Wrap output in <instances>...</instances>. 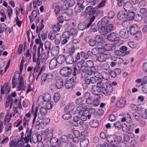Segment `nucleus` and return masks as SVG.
<instances>
[{
  "instance_id": "obj_21",
  "label": "nucleus",
  "mask_w": 147,
  "mask_h": 147,
  "mask_svg": "<svg viewBox=\"0 0 147 147\" xmlns=\"http://www.w3.org/2000/svg\"><path fill=\"white\" fill-rule=\"evenodd\" d=\"M133 115L135 119L137 121H139L142 118H143L142 115L137 112H134L133 113Z\"/></svg>"
},
{
  "instance_id": "obj_22",
  "label": "nucleus",
  "mask_w": 147,
  "mask_h": 147,
  "mask_svg": "<svg viewBox=\"0 0 147 147\" xmlns=\"http://www.w3.org/2000/svg\"><path fill=\"white\" fill-rule=\"evenodd\" d=\"M80 116H76L74 118V121L72 122V125L74 126L78 127L79 125L78 122L80 120Z\"/></svg>"
},
{
  "instance_id": "obj_19",
  "label": "nucleus",
  "mask_w": 147,
  "mask_h": 147,
  "mask_svg": "<svg viewBox=\"0 0 147 147\" xmlns=\"http://www.w3.org/2000/svg\"><path fill=\"white\" fill-rule=\"evenodd\" d=\"M126 15L127 17L128 18L129 20L134 19L135 13L134 11L127 10Z\"/></svg>"
},
{
  "instance_id": "obj_50",
  "label": "nucleus",
  "mask_w": 147,
  "mask_h": 147,
  "mask_svg": "<svg viewBox=\"0 0 147 147\" xmlns=\"http://www.w3.org/2000/svg\"><path fill=\"white\" fill-rule=\"evenodd\" d=\"M96 51H98L99 54H102V55L104 54L107 52L105 47L101 48H98L97 49H96Z\"/></svg>"
},
{
  "instance_id": "obj_30",
  "label": "nucleus",
  "mask_w": 147,
  "mask_h": 147,
  "mask_svg": "<svg viewBox=\"0 0 147 147\" xmlns=\"http://www.w3.org/2000/svg\"><path fill=\"white\" fill-rule=\"evenodd\" d=\"M115 47L111 44H106L105 48L107 51L113 50L115 49Z\"/></svg>"
},
{
  "instance_id": "obj_5",
  "label": "nucleus",
  "mask_w": 147,
  "mask_h": 147,
  "mask_svg": "<svg viewBox=\"0 0 147 147\" xmlns=\"http://www.w3.org/2000/svg\"><path fill=\"white\" fill-rule=\"evenodd\" d=\"M106 85V88L105 87V89L102 93L106 95H108L110 94V93L113 91L112 85L110 82H106L105 83Z\"/></svg>"
},
{
  "instance_id": "obj_43",
  "label": "nucleus",
  "mask_w": 147,
  "mask_h": 147,
  "mask_svg": "<svg viewBox=\"0 0 147 147\" xmlns=\"http://www.w3.org/2000/svg\"><path fill=\"white\" fill-rule=\"evenodd\" d=\"M98 30L99 32L100 33H108V31L107 30V28H106V26H101L100 27H98Z\"/></svg>"
},
{
  "instance_id": "obj_57",
  "label": "nucleus",
  "mask_w": 147,
  "mask_h": 147,
  "mask_svg": "<svg viewBox=\"0 0 147 147\" xmlns=\"http://www.w3.org/2000/svg\"><path fill=\"white\" fill-rule=\"evenodd\" d=\"M99 96H98V98H96L93 100V102L92 103L93 105L95 106H97L99 105L100 104V101Z\"/></svg>"
},
{
  "instance_id": "obj_25",
  "label": "nucleus",
  "mask_w": 147,
  "mask_h": 147,
  "mask_svg": "<svg viewBox=\"0 0 147 147\" xmlns=\"http://www.w3.org/2000/svg\"><path fill=\"white\" fill-rule=\"evenodd\" d=\"M72 41L73 45L74 47L77 48H79L80 45V40L78 39L73 38Z\"/></svg>"
},
{
  "instance_id": "obj_6",
  "label": "nucleus",
  "mask_w": 147,
  "mask_h": 147,
  "mask_svg": "<svg viewBox=\"0 0 147 147\" xmlns=\"http://www.w3.org/2000/svg\"><path fill=\"white\" fill-rule=\"evenodd\" d=\"M76 76L72 77L66 82L65 84V88L67 89H69L72 87L76 83Z\"/></svg>"
},
{
  "instance_id": "obj_27",
  "label": "nucleus",
  "mask_w": 147,
  "mask_h": 147,
  "mask_svg": "<svg viewBox=\"0 0 147 147\" xmlns=\"http://www.w3.org/2000/svg\"><path fill=\"white\" fill-rule=\"evenodd\" d=\"M94 58L95 59H94V61H96L98 60L99 62H101L104 61L106 60L104 56L102 55H99L98 56L96 55L94 56Z\"/></svg>"
},
{
  "instance_id": "obj_41",
  "label": "nucleus",
  "mask_w": 147,
  "mask_h": 147,
  "mask_svg": "<svg viewBox=\"0 0 147 147\" xmlns=\"http://www.w3.org/2000/svg\"><path fill=\"white\" fill-rule=\"evenodd\" d=\"M20 142V140L19 139L15 142L13 140L11 141L10 142L9 147H17V144L19 143Z\"/></svg>"
},
{
  "instance_id": "obj_40",
  "label": "nucleus",
  "mask_w": 147,
  "mask_h": 147,
  "mask_svg": "<svg viewBox=\"0 0 147 147\" xmlns=\"http://www.w3.org/2000/svg\"><path fill=\"white\" fill-rule=\"evenodd\" d=\"M94 77L96 79L98 82L102 81V79L100 77V74L98 72L95 71L94 72Z\"/></svg>"
},
{
  "instance_id": "obj_44",
  "label": "nucleus",
  "mask_w": 147,
  "mask_h": 147,
  "mask_svg": "<svg viewBox=\"0 0 147 147\" xmlns=\"http://www.w3.org/2000/svg\"><path fill=\"white\" fill-rule=\"evenodd\" d=\"M47 78L46 74H44L42 75L40 81L41 85L43 84L45 82H47Z\"/></svg>"
},
{
  "instance_id": "obj_7",
  "label": "nucleus",
  "mask_w": 147,
  "mask_h": 147,
  "mask_svg": "<svg viewBox=\"0 0 147 147\" xmlns=\"http://www.w3.org/2000/svg\"><path fill=\"white\" fill-rule=\"evenodd\" d=\"M119 35L122 38L125 39H127L129 36V32L128 30L126 29L123 28L121 29L119 31Z\"/></svg>"
},
{
  "instance_id": "obj_45",
  "label": "nucleus",
  "mask_w": 147,
  "mask_h": 147,
  "mask_svg": "<svg viewBox=\"0 0 147 147\" xmlns=\"http://www.w3.org/2000/svg\"><path fill=\"white\" fill-rule=\"evenodd\" d=\"M47 110L45 107H42L40 109V113L44 116L47 113Z\"/></svg>"
},
{
  "instance_id": "obj_64",
  "label": "nucleus",
  "mask_w": 147,
  "mask_h": 147,
  "mask_svg": "<svg viewBox=\"0 0 147 147\" xmlns=\"http://www.w3.org/2000/svg\"><path fill=\"white\" fill-rule=\"evenodd\" d=\"M86 65L87 67L90 68L94 66V64L92 61L88 60L86 61Z\"/></svg>"
},
{
  "instance_id": "obj_35",
  "label": "nucleus",
  "mask_w": 147,
  "mask_h": 147,
  "mask_svg": "<svg viewBox=\"0 0 147 147\" xmlns=\"http://www.w3.org/2000/svg\"><path fill=\"white\" fill-rule=\"evenodd\" d=\"M60 98V94L59 92H55L54 94L53 100L55 102H57Z\"/></svg>"
},
{
  "instance_id": "obj_42",
  "label": "nucleus",
  "mask_w": 147,
  "mask_h": 147,
  "mask_svg": "<svg viewBox=\"0 0 147 147\" xmlns=\"http://www.w3.org/2000/svg\"><path fill=\"white\" fill-rule=\"evenodd\" d=\"M97 87L100 88V89L102 90V92L105 89L104 84L102 82V81L98 82L97 83Z\"/></svg>"
},
{
  "instance_id": "obj_1",
  "label": "nucleus",
  "mask_w": 147,
  "mask_h": 147,
  "mask_svg": "<svg viewBox=\"0 0 147 147\" xmlns=\"http://www.w3.org/2000/svg\"><path fill=\"white\" fill-rule=\"evenodd\" d=\"M77 71L78 69L76 66H64L60 69L59 73L62 76L67 77L69 76L72 73L74 76H76Z\"/></svg>"
},
{
  "instance_id": "obj_17",
  "label": "nucleus",
  "mask_w": 147,
  "mask_h": 147,
  "mask_svg": "<svg viewBox=\"0 0 147 147\" xmlns=\"http://www.w3.org/2000/svg\"><path fill=\"white\" fill-rule=\"evenodd\" d=\"M75 105L73 103H71L66 105L64 109L65 111L68 113L71 112L74 109Z\"/></svg>"
},
{
  "instance_id": "obj_32",
  "label": "nucleus",
  "mask_w": 147,
  "mask_h": 147,
  "mask_svg": "<svg viewBox=\"0 0 147 147\" xmlns=\"http://www.w3.org/2000/svg\"><path fill=\"white\" fill-rule=\"evenodd\" d=\"M133 5L130 2H126L124 4L123 7L124 9L131 8H133Z\"/></svg>"
},
{
  "instance_id": "obj_16",
  "label": "nucleus",
  "mask_w": 147,
  "mask_h": 147,
  "mask_svg": "<svg viewBox=\"0 0 147 147\" xmlns=\"http://www.w3.org/2000/svg\"><path fill=\"white\" fill-rule=\"evenodd\" d=\"M66 15H67V16L68 17H69L68 14H67L66 12H65L64 13V14L63 16H60L58 18V22L57 24H61L63 22L64 19L63 18V17L64 18V20L66 21H68L69 20V19L68 18V17L67 18H66Z\"/></svg>"
},
{
  "instance_id": "obj_38",
  "label": "nucleus",
  "mask_w": 147,
  "mask_h": 147,
  "mask_svg": "<svg viewBox=\"0 0 147 147\" xmlns=\"http://www.w3.org/2000/svg\"><path fill=\"white\" fill-rule=\"evenodd\" d=\"M62 26V25L61 24H57L54 25V27H53V29L54 32H57L59 31Z\"/></svg>"
},
{
  "instance_id": "obj_24",
  "label": "nucleus",
  "mask_w": 147,
  "mask_h": 147,
  "mask_svg": "<svg viewBox=\"0 0 147 147\" xmlns=\"http://www.w3.org/2000/svg\"><path fill=\"white\" fill-rule=\"evenodd\" d=\"M56 60L57 63L62 64L65 61V58L64 55H60L56 59Z\"/></svg>"
},
{
  "instance_id": "obj_39",
  "label": "nucleus",
  "mask_w": 147,
  "mask_h": 147,
  "mask_svg": "<svg viewBox=\"0 0 147 147\" xmlns=\"http://www.w3.org/2000/svg\"><path fill=\"white\" fill-rule=\"evenodd\" d=\"M86 25L87 24L85 23H80L78 25V27L79 30H83L85 29V28H86Z\"/></svg>"
},
{
  "instance_id": "obj_33",
  "label": "nucleus",
  "mask_w": 147,
  "mask_h": 147,
  "mask_svg": "<svg viewBox=\"0 0 147 147\" xmlns=\"http://www.w3.org/2000/svg\"><path fill=\"white\" fill-rule=\"evenodd\" d=\"M36 133H37V132L35 133L34 134H32V137L31 136V140H30V143H32V141L34 143H36L37 142Z\"/></svg>"
},
{
  "instance_id": "obj_11",
  "label": "nucleus",
  "mask_w": 147,
  "mask_h": 147,
  "mask_svg": "<svg viewBox=\"0 0 147 147\" xmlns=\"http://www.w3.org/2000/svg\"><path fill=\"white\" fill-rule=\"evenodd\" d=\"M117 34L115 32H111L107 36L108 39L112 41L119 40V38L117 37Z\"/></svg>"
},
{
  "instance_id": "obj_13",
  "label": "nucleus",
  "mask_w": 147,
  "mask_h": 147,
  "mask_svg": "<svg viewBox=\"0 0 147 147\" xmlns=\"http://www.w3.org/2000/svg\"><path fill=\"white\" fill-rule=\"evenodd\" d=\"M126 99L125 98L120 99L116 103V106L119 108L124 107L126 104Z\"/></svg>"
},
{
  "instance_id": "obj_29",
  "label": "nucleus",
  "mask_w": 147,
  "mask_h": 147,
  "mask_svg": "<svg viewBox=\"0 0 147 147\" xmlns=\"http://www.w3.org/2000/svg\"><path fill=\"white\" fill-rule=\"evenodd\" d=\"M115 138V135H109L106 137V140L107 141L110 143L114 142Z\"/></svg>"
},
{
  "instance_id": "obj_48",
  "label": "nucleus",
  "mask_w": 147,
  "mask_h": 147,
  "mask_svg": "<svg viewBox=\"0 0 147 147\" xmlns=\"http://www.w3.org/2000/svg\"><path fill=\"white\" fill-rule=\"evenodd\" d=\"M8 85V83L7 82H5L4 85L1 87V91L2 94H4V91L7 90Z\"/></svg>"
},
{
  "instance_id": "obj_56",
  "label": "nucleus",
  "mask_w": 147,
  "mask_h": 147,
  "mask_svg": "<svg viewBox=\"0 0 147 147\" xmlns=\"http://www.w3.org/2000/svg\"><path fill=\"white\" fill-rule=\"evenodd\" d=\"M95 16H93L91 17V19L89 20V23H88L86 25V28H89L90 26H91L92 24V23L94 21L95 19Z\"/></svg>"
},
{
  "instance_id": "obj_26",
  "label": "nucleus",
  "mask_w": 147,
  "mask_h": 147,
  "mask_svg": "<svg viewBox=\"0 0 147 147\" xmlns=\"http://www.w3.org/2000/svg\"><path fill=\"white\" fill-rule=\"evenodd\" d=\"M65 61L68 64H71L73 63L74 59L72 55H67L65 57Z\"/></svg>"
},
{
  "instance_id": "obj_14",
  "label": "nucleus",
  "mask_w": 147,
  "mask_h": 147,
  "mask_svg": "<svg viewBox=\"0 0 147 147\" xmlns=\"http://www.w3.org/2000/svg\"><path fill=\"white\" fill-rule=\"evenodd\" d=\"M57 63L56 58L54 57L52 59L49 63V66L50 69H55L57 65Z\"/></svg>"
},
{
  "instance_id": "obj_36",
  "label": "nucleus",
  "mask_w": 147,
  "mask_h": 147,
  "mask_svg": "<svg viewBox=\"0 0 147 147\" xmlns=\"http://www.w3.org/2000/svg\"><path fill=\"white\" fill-rule=\"evenodd\" d=\"M6 102H7L10 103V109H11L12 108L13 104V98L11 95H9L7 98V101Z\"/></svg>"
},
{
  "instance_id": "obj_10",
  "label": "nucleus",
  "mask_w": 147,
  "mask_h": 147,
  "mask_svg": "<svg viewBox=\"0 0 147 147\" xmlns=\"http://www.w3.org/2000/svg\"><path fill=\"white\" fill-rule=\"evenodd\" d=\"M107 3V1L102 0L100 1L98 4L95 7L93 8V6H89L87 7L85 9H97L101 8L104 7Z\"/></svg>"
},
{
  "instance_id": "obj_34",
  "label": "nucleus",
  "mask_w": 147,
  "mask_h": 147,
  "mask_svg": "<svg viewBox=\"0 0 147 147\" xmlns=\"http://www.w3.org/2000/svg\"><path fill=\"white\" fill-rule=\"evenodd\" d=\"M51 43L49 41H46L45 43V49L47 50H48V52H49L51 50Z\"/></svg>"
},
{
  "instance_id": "obj_62",
  "label": "nucleus",
  "mask_w": 147,
  "mask_h": 147,
  "mask_svg": "<svg viewBox=\"0 0 147 147\" xmlns=\"http://www.w3.org/2000/svg\"><path fill=\"white\" fill-rule=\"evenodd\" d=\"M25 88V87L24 84H19L17 88V90L19 91L21 90H24Z\"/></svg>"
},
{
  "instance_id": "obj_58",
  "label": "nucleus",
  "mask_w": 147,
  "mask_h": 147,
  "mask_svg": "<svg viewBox=\"0 0 147 147\" xmlns=\"http://www.w3.org/2000/svg\"><path fill=\"white\" fill-rule=\"evenodd\" d=\"M115 54L117 56H124L123 51H121L119 50H116L115 51Z\"/></svg>"
},
{
  "instance_id": "obj_60",
  "label": "nucleus",
  "mask_w": 147,
  "mask_h": 147,
  "mask_svg": "<svg viewBox=\"0 0 147 147\" xmlns=\"http://www.w3.org/2000/svg\"><path fill=\"white\" fill-rule=\"evenodd\" d=\"M122 140V138L121 136H115V138L114 142H116V144H117L119 142L120 143Z\"/></svg>"
},
{
  "instance_id": "obj_52",
  "label": "nucleus",
  "mask_w": 147,
  "mask_h": 147,
  "mask_svg": "<svg viewBox=\"0 0 147 147\" xmlns=\"http://www.w3.org/2000/svg\"><path fill=\"white\" fill-rule=\"evenodd\" d=\"M136 126V124L134 123H130L129 125V132L133 131L134 128Z\"/></svg>"
},
{
  "instance_id": "obj_3",
  "label": "nucleus",
  "mask_w": 147,
  "mask_h": 147,
  "mask_svg": "<svg viewBox=\"0 0 147 147\" xmlns=\"http://www.w3.org/2000/svg\"><path fill=\"white\" fill-rule=\"evenodd\" d=\"M32 129H27L25 134L24 132H22L21 134L20 141L25 143H28L29 141H30L32 135Z\"/></svg>"
},
{
  "instance_id": "obj_18",
  "label": "nucleus",
  "mask_w": 147,
  "mask_h": 147,
  "mask_svg": "<svg viewBox=\"0 0 147 147\" xmlns=\"http://www.w3.org/2000/svg\"><path fill=\"white\" fill-rule=\"evenodd\" d=\"M89 143V140L87 138H84L80 142V147H86L88 145Z\"/></svg>"
},
{
  "instance_id": "obj_2",
  "label": "nucleus",
  "mask_w": 147,
  "mask_h": 147,
  "mask_svg": "<svg viewBox=\"0 0 147 147\" xmlns=\"http://www.w3.org/2000/svg\"><path fill=\"white\" fill-rule=\"evenodd\" d=\"M84 13L85 14V17L86 19L90 18L96 14H98L101 16L103 15V11L102 10H96L95 11L94 10H85Z\"/></svg>"
},
{
  "instance_id": "obj_4",
  "label": "nucleus",
  "mask_w": 147,
  "mask_h": 147,
  "mask_svg": "<svg viewBox=\"0 0 147 147\" xmlns=\"http://www.w3.org/2000/svg\"><path fill=\"white\" fill-rule=\"evenodd\" d=\"M129 31L131 35H136V36L137 38L140 37L141 36V32L139 30L138 26L135 24L131 26L129 29Z\"/></svg>"
},
{
  "instance_id": "obj_28",
  "label": "nucleus",
  "mask_w": 147,
  "mask_h": 147,
  "mask_svg": "<svg viewBox=\"0 0 147 147\" xmlns=\"http://www.w3.org/2000/svg\"><path fill=\"white\" fill-rule=\"evenodd\" d=\"M96 50V49H93L91 51H89L87 52V54L88 58H89L93 57L94 58V56L96 55V54L94 52Z\"/></svg>"
},
{
  "instance_id": "obj_20",
  "label": "nucleus",
  "mask_w": 147,
  "mask_h": 147,
  "mask_svg": "<svg viewBox=\"0 0 147 147\" xmlns=\"http://www.w3.org/2000/svg\"><path fill=\"white\" fill-rule=\"evenodd\" d=\"M63 85V80L62 79L60 78L58 79L56 83V86L58 89H61Z\"/></svg>"
},
{
  "instance_id": "obj_55",
  "label": "nucleus",
  "mask_w": 147,
  "mask_h": 147,
  "mask_svg": "<svg viewBox=\"0 0 147 147\" xmlns=\"http://www.w3.org/2000/svg\"><path fill=\"white\" fill-rule=\"evenodd\" d=\"M132 134H129L128 135H125L124 136L123 139L124 141L126 142H129L130 140V138H132V137H131V138L130 136L131 135H132Z\"/></svg>"
},
{
  "instance_id": "obj_59",
  "label": "nucleus",
  "mask_w": 147,
  "mask_h": 147,
  "mask_svg": "<svg viewBox=\"0 0 147 147\" xmlns=\"http://www.w3.org/2000/svg\"><path fill=\"white\" fill-rule=\"evenodd\" d=\"M98 30V27L97 28V26L93 24L91 27L90 30L93 32H95Z\"/></svg>"
},
{
  "instance_id": "obj_12",
  "label": "nucleus",
  "mask_w": 147,
  "mask_h": 147,
  "mask_svg": "<svg viewBox=\"0 0 147 147\" xmlns=\"http://www.w3.org/2000/svg\"><path fill=\"white\" fill-rule=\"evenodd\" d=\"M109 19L107 17L103 18L97 23V26L100 27L101 26L105 25L109 23Z\"/></svg>"
},
{
  "instance_id": "obj_9",
  "label": "nucleus",
  "mask_w": 147,
  "mask_h": 147,
  "mask_svg": "<svg viewBox=\"0 0 147 147\" xmlns=\"http://www.w3.org/2000/svg\"><path fill=\"white\" fill-rule=\"evenodd\" d=\"M67 53H69V55H72L75 52V47L71 46L70 44L67 45L64 49Z\"/></svg>"
},
{
  "instance_id": "obj_54",
  "label": "nucleus",
  "mask_w": 147,
  "mask_h": 147,
  "mask_svg": "<svg viewBox=\"0 0 147 147\" xmlns=\"http://www.w3.org/2000/svg\"><path fill=\"white\" fill-rule=\"evenodd\" d=\"M61 141L64 143H66L69 141V139L68 137L65 135H62L61 137Z\"/></svg>"
},
{
  "instance_id": "obj_46",
  "label": "nucleus",
  "mask_w": 147,
  "mask_h": 147,
  "mask_svg": "<svg viewBox=\"0 0 147 147\" xmlns=\"http://www.w3.org/2000/svg\"><path fill=\"white\" fill-rule=\"evenodd\" d=\"M44 97V99L45 102H48L51 99V97L50 95L49 94L46 93H45L43 96Z\"/></svg>"
},
{
  "instance_id": "obj_63",
  "label": "nucleus",
  "mask_w": 147,
  "mask_h": 147,
  "mask_svg": "<svg viewBox=\"0 0 147 147\" xmlns=\"http://www.w3.org/2000/svg\"><path fill=\"white\" fill-rule=\"evenodd\" d=\"M69 113H68L64 114L63 116V118L65 120L68 119L71 117V115Z\"/></svg>"
},
{
  "instance_id": "obj_31",
  "label": "nucleus",
  "mask_w": 147,
  "mask_h": 147,
  "mask_svg": "<svg viewBox=\"0 0 147 147\" xmlns=\"http://www.w3.org/2000/svg\"><path fill=\"white\" fill-rule=\"evenodd\" d=\"M46 77L47 78V82H52L53 79V76L51 73L46 74Z\"/></svg>"
},
{
  "instance_id": "obj_47",
  "label": "nucleus",
  "mask_w": 147,
  "mask_h": 147,
  "mask_svg": "<svg viewBox=\"0 0 147 147\" xmlns=\"http://www.w3.org/2000/svg\"><path fill=\"white\" fill-rule=\"evenodd\" d=\"M42 3V1H41L39 0H35L33 3V5L34 8L35 9L36 8L37 4L38 6H39Z\"/></svg>"
},
{
  "instance_id": "obj_8",
  "label": "nucleus",
  "mask_w": 147,
  "mask_h": 147,
  "mask_svg": "<svg viewBox=\"0 0 147 147\" xmlns=\"http://www.w3.org/2000/svg\"><path fill=\"white\" fill-rule=\"evenodd\" d=\"M91 92L93 94L98 96L99 98H100L101 97L99 93L101 92H102V90L97 86L95 85L92 86L91 89Z\"/></svg>"
},
{
  "instance_id": "obj_49",
  "label": "nucleus",
  "mask_w": 147,
  "mask_h": 147,
  "mask_svg": "<svg viewBox=\"0 0 147 147\" xmlns=\"http://www.w3.org/2000/svg\"><path fill=\"white\" fill-rule=\"evenodd\" d=\"M122 24L123 27L127 28L130 26V23L128 20H123L122 22Z\"/></svg>"
},
{
  "instance_id": "obj_23",
  "label": "nucleus",
  "mask_w": 147,
  "mask_h": 147,
  "mask_svg": "<svg viewBox=\"0 0 147 147\" xmlns=\"http://www.w3.org/2000/svg\"><path fill=\"white\" fill-rule=\"evenodd\" d=\"M89 125L91 127L95 128L98 126L99 124L97 120L94 119L90 122Z\"/></svg>"
},
{
  "instance_id": "obj_53",
  "label": "nucleus",
  "mask_w": 147,
  "mask_h": 147,
  "mask_svg": "<svg viewBox=\"0 0 147 147\" xmlns=\"http://www.w3.org/2000/svg\"><path fill=\"white\" fill-rule=\"evenodd\" d=\"M56 34L55 32H50L48 34V38L52 40L55 39Z\"/></svg>"
},
{
  "instance_id": "obj_61",
  "label": "nucleus",
  "mask_w": 147,
  "mask_h": 147,
  "mask_svg": "<svg viewBox=\"0 0 147 147\" xmlns=\"http://www.w3.org/2000/svg\"><path fill=\"white\" fill-rule=\"evenodd\" d=\"M63 36L65 37V38L69 39L70 37L71 34L69 31H66L63 33Z\"/></svg>"
},
{
  "instance_id": "obj_15",
  "label": "nucleus",
  "mask_w": 147,
  "mask_h": 147,
  "mask_svg": "<svg viewBox=\"0 0 147 147\" xmlns=\"http://www.w3.org/2000/svg\"><path fill=\"white\" fill-rule=\"evenodd\" d=\"M20 74L19 71H17L14 74V76L13 77L12 80V84L13 85V88H14L17 84V82L15 81L16 79L20 78Z\"/></svg>"
},
{
  "instance_id": "obj_37",
  "label": "nucleus",
  "mask_w": 147,
  "mask_h": 147,
  "mask_svg": "<svg viewBox=\"0 0 147 147\" xmlns=\"http://www.w3.org/2000/svg\"><path fill=\"white\" fill-rule=\"evenodd\" d=\"M50 143L53 145H57L58 144V140L55 137L52 138L50 139Z\"/></svg>"
},
{
  "instance_id": "obj_51",
  "label": "nucleus",
  "mask_w": 147,
  "mask_h": 147,
  "mask_svg": "<svg viewBox=\"0 0 147 147\" xmlns=\"http://www.w3.org/2000/svg\"><path fill=\"white\" fill-rule=\"evenodd\" d=\"M88 43L91 47L96 46L97 45V43L93 39H90L88 41Z\"/></svg>"
}]
</instances>
